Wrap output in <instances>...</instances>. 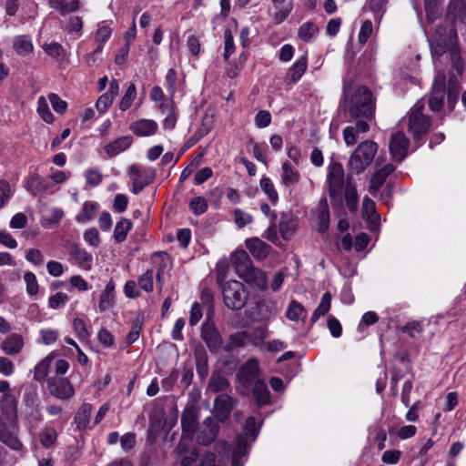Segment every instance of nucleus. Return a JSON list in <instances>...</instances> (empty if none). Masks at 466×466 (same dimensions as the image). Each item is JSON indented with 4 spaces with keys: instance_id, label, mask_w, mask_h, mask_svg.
Returning a JSON list of instances; mask_svg holds the SVG:
<instances>
[{
    "instance_id": "obj_28",
    "label": "nucleus",
    "mask_w": 466,
    "mask_h": 466,
    "mask_svg": "<svg viewBox=\"0 0 466 466\" xmlns=\"http://www.w3.org/2000/svg\"><path fill=\"white\" fill-rule=\"evenodd\" d=\"M329 218L328 200L326 198H322L318 207L319 230L320 232H325L329 228Z\"/></svg>"
},
{
    "instance_id": "obj_5",
    "label": "nucleus",
    "mask_w": 466,
    "mask_h": 466,
    "mask_svg": "<svg viewBox=\"0 0 466 466\" xmlns=\"http://www.w3.org/2000/svg\"><path fill=\"white\" fill-rule=\"evenodd\" d=\"M458 35L454 27L448 28L445 25H438L431 40V48L433 56H441L447 53L448 49L457 45Z\"/></svg>"
},
{
    "instance_id": "obj_38",
    "label": "nucleus",
    "mask_w": 466,
    "mask_h": 466,
    "mask_svg": "<svg viewBox=\"0 0 466 466\" xmlns=\"http://www.w3.org/2000/svg\"><path fill=\"white\" fill-rule=\"evenodd\" d=\"M53 360V355L50 354L44 358L34 369V379L36 381H43L47 376L49 367Z\"/></svg>"
},
{
    "instance_id": "obj_46",
    "label": "nucleus",
    "mask_w": 466,
    "mask_h": 466,
    "mask_svg": "<svg viewBox=\"0 0 466 466\" xmlns=\"http://www.w3.org/2000/svg\"><path fill=\"white\" fill-rule=\"evenodd\" d=\"M136 96H137L136 86H135V84H130L119 103V109L123 112L127 111L131 106Z\"/></svg>"
},
{
    "instance_id": "obj_61",
    "label": "nucleus",
    "mask_w": 466,
    "mask_h": 466,
    "mask_svg": "<svg viewBox=\"0 0 466 466\" xmlns=\"http://www.w3.org/2000/svg\"><path fill=\"white\" fill-rule=\"evenodd\" d=\"M373 30L372 23L370 20H366L360 30L359 33V43L364 45L367 43L369 37L370 36Z\"/></svg>"
},
{
    "instance_id": "obj_26",
    "label": "nucleus",
    "mask_w": 466,
    "mask_h": 466,
    "mask_svg": "<svg viewBox=\"0 0 466 466\" xmlns=\"http://www.w3.org/2000/svg\"><path fill=\"white\" fill-rule=\"evenodd\" d=\"M3 414L7 420H14L16 417L17 401L15 396L10 393L5 394L0 401Z\"/></svg>"
},
{
    "instance_id": "obj_12",
    "label": "nucleus",
    "mask_w": 466,
    "mask_h": 466,
    "mask_svg": "<svg viewBox=\"0 0 466 466\" xmlns=\"http://www.w3.org/2000/svg\"><path fill=\"white\" fill-rule=\"evenodd\" d=\"M47 387L52 396L60 400L71 398L74 393V388L66 378L51 377L47 380Z\"/></svg>"
},
{
    "instance_id": "obj_17",
    "label": "nucleus",
    "mask_w": 466,
    "mask_h": 466,
    "mask_svg": "<svg viewBox=\"0 0 466 466\" xmlns=\"http://www.w3.org/2000/svg\"><path fill=\"white\" fill-rule=\"evenodd\" d=\"M236 400L227 393L219 394L215 399L214 412L219 421H224L230 414Z\"/></svg>"
},
{
    "instance_id": "obj_59",
    "label": "nucleus",
    "mask_w": 466,
    "mask_h": 466,
    "mask_svg": "<svg viewBox=\"0 0 466 466\" xmlns=\"http://www.w3.org/2000/svg\"><path fill=\"white\" fill-rule=\"evenodd\" d=\"M224 38H225L224 58L226 60H228V57L230 56V55L233 54L235 51L233 35H232L230 29L225 30Z\"/></svg>"
},
{
    "instance_id": "obj_37",
    "label": "nucleus",
    "mask_w": 466,
    "mask_h": 466,
    "mask_svg": "<svg viewBox=\"0 0 466 466\" xmlns=\"http://www.w3.org/2000/svg\"><path fill=\"white\" fill-rule=\"evenodd\" d=\"M92 405L88 403H84L78 410L75 421L78 429H85L88 422L92 412Z\"/></svg>"
},
{
    "instance_id": "obj_62",
    "label": "nucleus",
    "mask_w": 466,
    "mask_h": 466,
    "mask_svg": "<svg viewBox=\"0 0 466 466\" xmlns=\"http://www.w3.org/2000/svg\"><path fill=\"white\" fill-rule=\"evenodd\" d=\"M271 123V115L267 110H260L255 116V124L259 128L267 127Z\"/></svg>"
},
{
    "instance_id": "obj_4",
    "label": "nucleus",
    "mask_w": 466,
    "mask_h": 466,
    "mask_svg": "<svg viewBox=\"0 0 466 466\" xmlns=\"http://www.w3.org/2000/svg\"><path fill=\"white\" fill-rule=\"evenodd\" d=\"M344 168L340 163H330L328 168V186L329 195L331 198V205L333 208L342 205V189L344 187Z\"/></svg>"
},
{
    "instance_id": "obj_34",
    "label": "nucleus",
    "mask_w": 466,
    "mask_h": 466,
    "mask_svg": "<svg viewBox=\"0 0 466 466\" xmlns=\"http://www.w3.org/2000/svg\"><path fill=\"white\" fill-rule=\"evenodd\" d=\"M132 228V222L128 218H122L115 226L114 238L117 243L126 240L128 231Z\"/></svg>"
},
{
    "instance_id": "obj_53",
    "label": "nucleus",
    "mask_w": 466,
    "mask_h": 466,
    "mask_svg": "<svg viewBox=\"0 0 466 466\" xmlns=\"http://www.w3.org/2000/svg\"><path fill=\"white\" fill-rule=\"evenodd\" d=\"M57 433L54 429H45L40 434V441L46 448L51 447L56 441Z\"/></svg>"
},
{
    "instance_id": "obj_3",
    "label": "nucleus",
    "mask_w": 466,
    "mask_h": 466,
    "mask_svg": "<svg viewBox=\"0 0 466 466\" xmlns=\"http://www.w3.org/2000/svg\"><path fill=\"white\" fill-rule=\"evenodd\" d=\"M378 144L373 140L360 142L350 155L349 167L352 174L359 175L372 163L377 152Z\"/></svg>"
},
{
    "instance_id": "obj_2",
    "label": "nucleus",
    "mask_w": 466,
    "mask_h": 466,
    "mask_svg": "<svg viewBox=\"0 0 466 466\" xmlns=\"http://www.w3.org/2000/svg\"><path fill=\"white\" fill-rule=\"evenodd\" d=\"M233 267L239 278L247 283L258 288H264L267 284L265 274L255 268L248 253L238 250L231 257Z\"/></svg>"
},
{
    "instance_id": "obj_31",
    "label": "nucleus",
    "mask_w": 466,
    "mask_h": 466,
    "mask_svg": "<svg viewBox=\"0 0 466 466\" xmlns=\"http://www.w3.org/2000/svg\"><path fill=\"white\" fill-rule=\"evenodd\" d=\"M350 175H348V180L345 185L344 198L347 206L350 211H355L358 208V194L355 186L350 182Z\"/></svg>"
},
{
    "instance_id": "obj_35",
    "label": "nucleus",
    "mask_w": 466,
    "mask_h": 466,
    "mask_svg": "<svg viewBox=\"0 0 466 466\" xmlns=\"http://www.w3.org/2000/svg\"><path fill=\"white\" fill-rule=\"evenodd\" d=\"M330 305H331V294L329 291H327L323 294L318 308L312 313L311 321L314 323L320 317L326 315L330 309Z\"/></svg>"
},
{
    "instance_id": "obj_56",
    "label": "nucleus",
    "mask_w": 466,
    "mask_h": 466,
    "mask_svg": "<svg viewBox=\"0 0 466 466\" xmlns=\"http://www.w3.org/2000/svg\"><path fill=\"white\" fill-rule=\"evenodd\" d=\"M189 207L195 215H201L206 212L208 202L202 197H196L190 201Z\"/></svg>"
},
{
    "instance_id": "obj_10",
    "label": "nucleus",
    "mask_w": 466,
    "mask_h": 466,
    "mask_svg": "<svg viewBox=\"0 0 466 466\" xmlns=\"http://www.w3.org/2000/svg\"><path fill=\"white\" fill-rule=\"evenodd\" d=\"M445 80L444 73H438L435 76L432 89L429 97V106L431 111L439 112L443 106L445 97Z\"/></svg>"
},
{
    "instance_id": "obj_64",
    "label": "nucleus",
    "mask_w": 466,
    "mask_h": 466,
    "mask_svg": "<svg viewBox=\"0 0 466 466\" xmlns=\"http://www.w3.org/2000/svg\"><path fill=\"white\" fill-rule=\"evenodd\" d=\"M85 177L86 182L92 187L98 186L102 181V174L97 169H87L85 173Z\"/></svg>"
},
{
    "instance_id": "obj_22",
    "label": "nucleus",
    "mask_w": 466,
    "mask_h": 466,
    "mask_svg": "<svg viewBox=\"0 0 466 466\" xmlns=\"http://www.w3.org/2000/svg\"><path fill=\"white\" fill-rule=\"evenodd\" d=\"M197 372L201 379H205L208 373V358L204 346L197 345L194 349Z\"/></svg>"
},
{
    "instance_id": "obj_60",
    "label": "nucleus",
    "mask_w": 466,
    "mask_h": 466,
    "mask_svg": "<svg viewBox=\"0 0 466 466\" xmlns=\"http://www.w3.org/2000/svg\"><path fill=\"white\" fill-rule=\"evenodd\" d=\"M12 197L11 187L6 180H0V208H2L5 203Z\"/></svg>"
},
{
    "instance_id": "obj_23",
    "label": "nucleus",
    "mask_w": 466,
    "mask_h": 466,
    "mask_svg": "<svg viewBox=\"0 0 466 466\" xmlns=\"http://www.w3.org/2000/svg\"><path fill=\"white\" fill-rule=\"evenodd\" d=\"M133 142L130 136H124L105 146V152L108 157H114L119 153L127 149Z\"/></svg>"
},
{
    "instance_id": "obj_51",
    "label": "nucleus",
    "mask_w": 466,
    "mask_h": 466,
    "mask_svg": "<svg viewBox=\"0 0 466 466\" xmlns=\"http://www.w3.org/2000/svg\"><path fill=\"white\" fill-rule=\"evenodd\" d=\"M44 50L47 55L56 59H63L66 56V51L64 47L56 42L45 45Z\"/></svg>"
},
{
    "instance_id": "obj_21",
    "label": "nucleus",
    "mask_w": 466,
    "mask_h": 466,
    "mask_svg": "<svg viewBox=\"0 0 466 466\" xmlns=\"http://www.w3.org/2000/svg\"><path fill=\"white\" fill-rule=\"evenodd\" d=\"M395 169L396 167L390 163L378 169L371 177L370 191L373 192L380 190L387 177L392 174Z\"/></svg>"
},
{
    "instance_id": "obj_18",
    "label": "nucleus",
    "mask_w": 466,
    "mask_h": 466,
    "mask_svg": "<svg viewBox=\"0 0 466 466\" xmlns=\"http://www.w3.org/2000/svg\"><path fill=\"white\" fill-rule=\"evenodd\" d=\"M0 347L7 355H16L24 347V339L20 334L12 333L2 341Z\"/></svg>"
},
{
    "instance_id": "obj_48",
    "label": "nucleus",
    "mask_w": 466,
    "mask_h": 466,
    "mask_svg": "<svg viewBox=\"0 0 466 466\" xmlns=\"http://www.w3.org/2000/svg\"><path fill=\"white\" fill-rule=\"evenodd\" d=\"M96 204L91 201H86L83 205L82 211L76 216L78 222H85L93 218L96 210Z\"/></svg>"
},
{
    "instance_id": "obj_42",
    "label": "nucleus",
    "mask_w": 466,
    "mask_h": 466,
    "mask_svg": "<svg viewBox=\"0 0 466 466\" xmlns=\"http://www.w3.org/2000/svg\"><path fill=\"white\" fill-rule=\"evenodd\" d=\"M426 16L429 22H434L441 15L442 0H423Z\"/></svg>"
},
{
    "instance_id": "obj_30",
    "label": "nucleus",
    "mask_w": 466,
    "mask_h": 466,
    "mask_svg": "<svg viewBox=\"0 0 466 466\" xmlns=\"http://www.w3.org/2000/svg\"><path fill=\"white\" fill-rule=\"evenodd\" d=\"M460 81L458 78L452 75L449 78L448 91H447V98H448V106L451 110H452L458 101L459 93H460Z\"/></svg>"
},
{
    "instance_id": "obj_6",
    "label": "nucleus",
    "mask_w": 466,
    "mask_h": 466,
    "mask_svg": "<svg viewBox=\"0 0 466 466\" xmlns=\"http://www.w3.org/2000/svg\"><path fill=\"white\" fill-rule=\"evenodd\" d=\"M423 110L424 104L418 101L409 112L408 129L416 141L426 135L431 126L430 117L423 113Z\"/></svg>"
},
{
    "instance_id": "obj_1",
    "label": "nucleus",
    "mask_w": 466,
    "mask_h": 466,
    "mask_svg": "<svg viewBox=\"0 0 466 466\" xmlns=\"http://www.w3.org/2000/svg\"><path fill=\"white\" fill-rule=\"evenodd\" d=\"M340 107L348 112L350 118L354 119H372L375 114L372 93L364 86H357L350 92L348 85L344 83Z\"/></svg>"
},
{
    "instance_id": "obj_29",
    "label": "nucleus",
    "mask_w": 466,
    "mask_h": 466,
    "mask_svg": "<svg viewBox=\"0 0 466 466\" xmlns=\"http://www.w3.org/2000/svg\"><path fill=\"white\" fill-rule=\"evenodd\" d=\"M48 2L50 6L57 10L62 15L76 12L80 7L78 0H73L70 3H66V0H48Z\"/></svg>"
},
{
    "instance_id": "obj_39",
    "label": "nucleus",
    "mask_w": 466,
    "mask_h": 466,
    "mask_svg": "<svg viewBox=\"0 0 466 466\" xmlns=\"http://www.w3.org/2000/svg\"><path fill=\"white\" fill-rule=\"evenodd\" d=\"M114 289H115V285H114L113 281H109L106 284L105 290L102 292V294L100 296V301H99L100 311H105L106 309H107L109 307L112 306L113 301H114Z\"/></svg>"
},
{
    "instance_id": "obj_8",
    "label": "nucleus",
    "mask_w": 466,
    "mask_h": 466,
    "mask_svg": "<svg viewBox=\"0 0 466 466\" xmlns=\"http://www.w3.org/2000/svg\"><path fill=\"white\" fill-rule=\"evenodd\" d=\"M222 290L224 303L228 309L238 310L246 305L248 292L241 282L228 281L223 286Z\"/></svg>"
},
{
    "instance_id": "obj_45",
    "label": "nucleus",
    "mask_w": 466,
    "mask_h": 466,
    "mask_svg": "<svg viewBox=\"0 0 466 466\" xmlns=\"http://www.w3.org/2000/svg\"><path fill=\"white\" fill-rule=\"evenodd\" d=\"M279 228L282 238L289 239L293 236L296 230V223L288 218L287 216H282Z\"/></svg>"
},
{
    "instance_id": "obj_58",
    "label": "nucleus",
    "mask_w": 466,
    "mask_h": 466,
    "mask_svg": "<svg viewBox=\"0 0 466 466\" xmlns=\"http://www.w3.org/2000/svg\"><path fill=\"white\" fill-rule=\"evenodd\" d=\"M139 287L146 292H151L153 290V271L147 270L138 279Z\"/></svg>"
},
{
    "instance_id": "obj_63",
    "label": "nucleus",
    "mask_w": 466,
    "mask_h": 466,
    "mask_svg": "<svg viewBox=\"0 0 466 466\" xmlns=\"http://www.w3.org/2000/svg\"><path fill=\"white\" fill-rule=\"evenodd\" d=\"M113 101L114 98L110 95L105 93L97 99L96 107L99 113H105L112 105Z\"/></svg>"
},
{
    "instance_id": "obj_52",
    "label": "nucleus",
    "mask_w": 466,
    "mask_h": 466,
    "mask_svg": "<svg viewBox=\"0 0 466 466\" xmlns=\"http://www.w3.org/2000/svg\"><path fill=\"white\" fill-rule=\"evenodd\" d=\"M198 466H224L219 461H217V456L214 452L206 451L200 454Z\"/></svg>"
},
{
    "instance_id": "obj_16",
    "label": "nucleus",
    "mask_w": 466,
    "mask_h": 466,
    "mask_svg": "<svg viewBox=\"0 0 466 466\" xmlns=\"http://www.w3.org/2000/svg\"><path fill=\"white\" fill-rule=\"evenodd\" d=\"M259 376L258 363L256 360H248L238 370L237 377L243 386H249L255 383Z\"/></svg>"
},
{
    "instance_id": "obj_47",
    "label": "nucleus",
    "mask_w": 466,
    "mask_h": 466,
    "mask_svg": "<svg viewBox=\"0 0 466 466\" xmlns=\"http://www.w3.org/2000/svg\"><path fill=\"white\" fill-rule=\"evenodd\" d=\"M447 53L450 55L452 67L458 72L459 75H461L463 72V63L461 60V52L457 45L449 48Z\"/></svg>"
},
{
    "instance_id": "obj_33",
    "label": "nucleus",
    "mask_w": 466,
    "mask_h": 466,
    "mask_svg": "<svg viewBox=\"0 0 466 466\" xmlns=\"http://www.w3.org/2000/svg\"><path fill=\"white\" fill-rule=\"evenodd\" d=\"M286 317L291 321L304 320L307 317V311L299 302L292 300L289 304Z\"/></svg>"
},
{
    "instance_id": "obj_32",
    "label": "nucleus",
    "mask_w": 466,
    "mask_h": 466,
    "mask_svg": "<svg viewBox=\"0 0 466 466\" xmlns=\"http://www.w3.org/2000/svg\"><path fill=\"white\" fill-rule=\"evenodd\" d=\"M300 178L299 171L292 167L291 165L288 162H284L282 164V175L281 181L283 185L289 187L290 185H294L299 182Z\"/></svg>"
},
{
    "instance_id": "obj_9",
    "label": "nucleus",
    "mask_w": 466,
    "mask_h": 466,
    "mask_svg": "<svg viewBox=\"0 0 466 466\" xmlns=\"http://www.w3.org/2000/svg\"><path fill=\"white\" fill-rule=\"evenodd\" d=\"M198 408L192 403H188L181 415V426L183 438L192 440L198 429Z\"/></svg>"
},
{
    "instance_id": "obj_50",
    "label": "nucleus",
    "mask_w": 466,
    "mask_h": 466,
    "mask_svg": "<svg viewBox=\"0 0 466 466\" xmlns=\"http://www.w3.org/2000/svg\"><path fill=\"white\" fill-rule=\"evenodd\" d=\"M260 187L262 190L268 195L269 200L272 203H277L279 200L278 192L275 189V187L268 177H263L260 180Z\"/></svg>"
},
{
    "instance_id": "obj_40",
    "label": "nucleus",
    "mask_w": 466,
    "mask_h": 466,
    "mask_svg": "<svg viewBox=\"0 0 466 466\" xmlns=\"http://www.w3.org/2000/svg\"><path fill=\"white\" fill-rule=\"evenodd\" d=\"M319 33V27L313 22H306L300 25L298 35L299 37L304 41L309 42L312 40Z\"/></svg>"
},
{
    "instance_id": "obj_7",
    "label": "nucleus",
    "mask_w": 466,
    "mask_h": 466,
    "mask_svg": "<svg viewBox=\"0 0 466 466\" xmlns=\"http://www.w3.org/2000/svg\"><path fill=\"white\" fill-rule=\"evenodd\" d=\"M258 429L254 417H248L245 424V434L237 438L236 447L232 453V466H242V459L248 454V435L254 441L258 435Z\"/></svg>"
},
{
    "instance_id": "obj_19",
    "label": "nucleus",
    "mask_w": 466,
    "mask_h": 466,
    "mask_svg": "<svg viewBox=\"0 0 466 466\" xmlns=\"http://www.w3.org/2000/svg\"><path fill=\"white\" fill-rule=\"evenodd\" d=\"M157 122L151 119H139L130 126V130L138 137H149L157 131Z\"/></svg>"
},
{
    "instance_id": "obj_54",
    "label": "nucleus",
    "mask_w": 466,
    "mask_h": 466,
    "mask_svg": "<svg viewBox=\"0 0 466 466\" xmlns=\"http://www.w3.org/2000/svg\"><path fill=\"white\" fill-rule=\"evenodd\" d=\"M24 279L26 283V291L30 296H35L38 293V283L35 275L33 272H25Z\"/></svg>"
},
{
    "instance_id": "obj_14",
    "label": "nucleus",
    "mask_w": 466,
    "mask_h": 466,
    "mask_svg": "<svg viewBox=\"0 0 466 466\" xmlns=\"http://www.w3.org/2000/svg\"><path fill=\"white\" fill-rule=\"evenodd\" d=\"M410 141L403 132H396L391 135L390 141V152L392 159L397 162H401L408 153Z\"/></svg>"
},
{
    "instance_id": "obj_24",
    "label": "nucleus",
    "mask_w": 466,
    "mask_h": 466,
    "mask_svg": "<svg viewBox=\"0 0 466 466\" xmlns=\"http://www.w3.org/2000/svg\"><path fill=\"white\" fill-rule=\"evenodd\" d=\"M447 16L452 20L466 23V0H452L449 4Z\"/></svg>"
},
{
    "instance_id": "obj_27",
    "label": "nucleus",
    "mask_w": 466,
    "mask_h": 466,
    "mask_svg": "<svg viewBox=\"0 0 466 466\" xmlns=\"http://www.w3.org/2000/svg\"><path fill=\"white\" fill-rule=\"evenodd\" d=\"M253 396L256 400L257 405L262 406L268 404L270 400V392L266 385L265 381L262 380H258L254 383L253 387Z\"/></svg>"
},
{
    "instance_id": "obj_49",
    "label": "nucleus",
    "mask_w": 466,
    "mask_h": 466,
    "mask_svg": "<svg viewBox=\"0 0 466 466\" xmlns=\"http://www.w3.org/2000/svg\"><path fill=\"white\" fill-rule=\"evenodd\" d=\"M37 113L45 122L50 124L54 121V116L51 113L48 104L44 96H40L38 98Z\"/></svg>"
},
{
    "instance_id": "obj_41",
    "label": "nucleus",
    "mask_w": 466,
    "mask_h": 466,
    "mask_svg": "<svg viewBox=\"0 0 466 466\" xmlns=\"http://www.w3.org/2000/svg\"><path fill=\"white\" fill-rule=\"evenodd\" d=\"M229 388L228 380L220 374H212L209 382L208 390L212 392H224Z\"/></svg>"
},
{
    "instance_id": "obj_20",
    "label": "nucleus",
    "mask_w": 466,
    "mask_h": 466,
    "mask_svg": "<svg viewBox=\"0 0 466 466\" xmlns=\"http://www.w3.org/2000/svg\"><path fill=\"white\" fill-rule=\"evenodd\" d=\"M246 247L257 259H264L271 249L268 244L257 238L247 239Z\"/></svg>"
},
{
    "instance_id": "obj_25",
    "label": "nucleus",
    "mask_w": 466,
    "mask_h": 466,
    "mask_svg": "<svg viewBox=\"0 0 466 466\" xmlns=\"http://www.w3.org/2000/svg\"><path fill=\"white\" fill-rule=\"evenodd\" d=\"M307 57L305 56H300L296 60L294 65L289 69L286 76L287 83H295L297 82L305 73L307 69Z\"/></svg>"
},
{
    "instance_id": "obj_57",
    "label": "nucleus",
    "mask_w": 466,
    "mask_h": 466,
    "mask_svg": "<svg viewBox=\"0 0 466 466\" xmlns=\"http://www.w3.org/2000/svg\"><path fill=\"white\" fill-rule=\"evenodd\" d=\"M48 98H49V101L51 103V106L53 107V109L58 113V114H63L66 112V108H67V103L61 99L58 95L55 94V93H50L48 95Z\"/></svg>"
},
{
    "instance_id": "obj_11",
    "label": "nucleus",
    "mask_w": 466,
    "mask_h": 466,
    "mask_svg": "<svg viewBox=\"0 0 466 466\" xmlns=\"http://www.w3.org/2000/svg\"><path fill=\"white\" fill-rule=\"evenodd\" d=\"M6 422L0 418V441L14 451H20L22 442L17 438V428L14 420Z\"/></svg>"
},
{
    "instance_id": "obj_43",
    "label": "nucleus",
    "mask_w": 466,
    "mask_h": 466,
    "mask_svg": "<svg viewBox=\"0 0 466 466\" xmlns=\"http://www.w3.org/2000/svg\"><path fill=\"white\" fill-rule=\"evenodd\" d=\"M14 48L18 55L25 56L33 51V44L28 36L21 35L15 38Z\"/></svg>"
},
{
    "instance_id": "obj_13",
    "label": "nucleus",
    "mask_w": 466,
    "mask_h": 466,
    "mask_svg": "<svg viewBox=\"0 0 466 466\" xmlns=\"http://www.w3.org/2000/svg\"><path fill=\"white\" fill-rule=\"evenodd\" d=\"M218 432V424L212 417L206 418L198 427L197 441L203 446L212 443Z\"/></svg>"
},
{
    "instance_id": "obj_44",
    "label": "nucleus",
    "mask_w": 466,
    "mask_h": 466,
    "mask_svg": "<svg viewBox=\"0 0 466 466\" xmlns=\"http://www.w3.org/2000/svg\"><path fill=\"white\" fill-rule=\"evenodd\" d=\"M199 458L200 454L197 448H192L190 449L189 452L182 454V456H180L177 461L180 464V466H198Z\"/></svg>"
},
{
    "instance_id": "obj_15",
    "label": "nucleus",
    "mask_w": 466,
    "mask_h": 466,
    "mask_svg": "<svg viewBox=\"0 0 466 466\" xmlns=\"http://www.w3.org/2000/svg\"><path fill=\"white\" fill-rule=\"evenodd\" d=\"M201 339L211 352H217L221 348L223 340L212 321L207 320L201 328Z\"/></svg>"
},
{
    "instance_id": "obj_55",
    "label": "nucleus",
    "mask_w": 466,
    "mask_h": 466,
    "mask_svg": "<svg viewBox=\"0 0 466 466\" xmlns=\"http://www.w3.org/2000/svg\"><path fill=\"white\" fill-rule=\"evenodd\" d=\"M24 401L27 406L36 407L39 404V398L35 387H28L24 393Z\"/></svg>"
},
{
    "instance_id": "obj_36",
    "label": "nucleus",
    "mask_w": 466,
    "mask_h": 466,
    "mask_svg": "<svg viewBox=\"0 0 466 466\" xmlns=\"http://www.w3.org/2000/svg\"><path fill=\"white\" fill-rule=\"evenodd\" d=\"M26 188L34 196H36L46 189V185L45 179L42 177L34 174L28 177L26 181Z\"/></svg>"
}]
</instances>
